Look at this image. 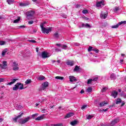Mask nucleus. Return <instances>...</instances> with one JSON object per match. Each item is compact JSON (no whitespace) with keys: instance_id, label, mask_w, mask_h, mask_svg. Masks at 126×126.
<instances>
[{"instance_id":"nucleus-44","label":"nucleus","mask_w":126,"mask_h":126,"mask_svg":"<svg viewBox=\"0 0 126 126\" xmlns=\"http://www.w3.org/2000/svg\"><path fill=\"white\" fill-rule=\"evenodd\" d=\"M93 47L92 46H90L88 49V52H91V51H93Z\"/></svg>"},{"instance_id":"nucleus-36","label":"nucleus","mask_w":126,"mask_h":126,"mask_svg":"<svg viewBox=\"0 0 126 126\" xmlns=\"http://www.w3.org/2000/svg\"><path fill=\"white\" fill-rule=\"evenodd\" d=\"M93 81V79H90L88 80L87 84H91Z\"/></svg>"},{"instance_id":"nucleus-61","label":"nucleus","mask_w":126,"mask_h":126,"mask_svg":"<svg viewBox=\"0 0 126 126\" xmlns=\"http://www.w3.org/2000/svg\"><path fill=\"white\" fill-rule=\"evenodd\" d=\"M2 121H3V119L2 118H0V123H1V122H2Z\"/></svg>"},{"instance_id":"nucleus-33","label":"nucleus","mask_w":126,"mask_h":126,"mask_svg":"<svg viewBox=\"0 0 126 126\" xmlns=\"http://www.w3.org/2000/svg\"><path fill=\"white\" fill-rule=\"evenodd\" d=\"M19 69V67H18V66H15L13 67V70H18Z\"/></svg>"},{"instance_id":"nucleus-20","label":"nucleus","mask_w":126,"mask_h":126,"mask_svg":"<svg viewBox=\"0 0 126 126\" xmlns=\"http://www.w3.org/2000/svg\"><path fill=\"white\" fill-rule=\"evenodd\" d=\"M74 115L73 113H69L65 116V119H67V118H70V117H72Z\"/></svg>"},{"instance_id":"nucleus-7","label":"nucleus","mask_w":126,"mask_h":126,"mask_svg":"<svg viewBox=\"0 0 126 126\" xmlns=\"http://www.w3.org/2000/svg\"><path fill=\"white\" fill-rule=\"evenodd\" d=\"M41 57L43 59H46V58L51 57V54L46 52H43L41 54Z\"/></svg>"},{"instance_id":"nucleus-21","label":"nucleus","mask_w":126,"mask_h":126,"mask_svg":"<svg viewBox=\"0 0 126 126\" xmlns=\"http://www.w3.org/2000/svg\"><path fill=\"white\" fill-rule=\"evenodd\" d=\"M108 103L106 102V101H104L99 103L100 107H104V105H106Z\"/></svg>"},{"instance_id":"nucleus-42","label":"nucleus","mask_w":126,"mask_h":126,"mask_svg":"<svg viewBox=\"0 0 126 126\" xmlns=\"http://www.w3.org/2000/svg\"><path fill=\"white\" fill-rule=\"evenodd\" d=\"M94 117V116H92L91 115H88V116L87 117V120H91V119H92V118Z\"/></svg>"},{"instance_id":"nucleus-37","label":"nucleus","mask_w":126,"mask_h":126,"mask_svg":"<svg viewBox=\"0 0 126 126\" xmlns=\"http://www.w3.org/2000/svg\"><path fill=\"white\" fill-rule=\"evenodd\" d=\"M20 6H26V5H28V4L26 3H20Z\"/></svg>"},{"instance_id":"nucleus-16","label":"nucleus","mask_w":126,"mask_h":126,"mask_svg":"<svg viewBox=\"0 0 126 126\" xmlns=\"http://www.w3.org/2000/svg\"><path fill=\"white\" fill-rule=\"evenodd\" d=\"M11 82L8 83V85H12V84H13V83H15V82L17 81V80H18V79H12Z\"/></svg>"},{"instance_id":"nucleus-12","label":"nucleus","mask_w":126,"mask_h":126,"mask_svg":"<svg viewBox=\"0 0 126 126\" xmlns=\"http://www.w3.org/2000/svg\"><path fill=\"white\" fill-rule=\"evenodd\" d=\"M53 36L55 39H59V38H60V36H61V34H60L59 32H56L53 34Z\"/></svg>"},{"instance_id":"nucleus-5","label":"nucleus","mask_w":126,"mask_h":126,"mask_svg":"<svg viewBox=\"0 0 126 126\" xmlns=\"http://www.w3.org/2000/svg\"><path fill=\"white\" fill-rule=\"evenodd\" d=\"M21 56L24 57V58H28V57H30V51H26L24 52L23 51L21 52Z\"/></svg>"},{"instance_id":"nucleus-46","label":"nucleus","mask_w":126,"mask_h":126,"mask_svg":"<svg viewBox=\"0 0 126 126\" xmlns=\"http://www.w3.org/2000/svg\"><path fill=\"white\" fill-rule=\"evenodd\" d=\"M5 44V41H0V45H2Z\"/></svg>"},{"instance_id":"nucleus-35","label":"nucleus","mask_w":126,"mask_h":126,"mask_svg":"<svg viewBox=\"0 0 126 126\" xmlns=\"http://www.w3.org/2000/svg\"><path fill=\"white\" fill-rule=\"evenodd\" d=\"M78 70H79V66L76 65L74 69V71H78Z\"/></svg>"},{"instance_id":"nucleus-62","label":"nucleus","mask_w":126,"mask_h":126,"mask_svg":"<svg viewBox=\"0 0 126 126\" xmlns=\"http://www.w3.org/2000/svg\"><path fill=\"white\" fill-rule=\"evenodd\" d=\"M36 51L37 53H38V52L39 51V48H36Z\"/></svg>"},{"instance_id":"nucleus-24","label":"nucleus","mask_w":126,"mask_h":126,"mask_svg":"<svg viewBox=\"0 0 126 126\" xmlns=\"http://www.w3.org/2000/svg\"><path fill=\"white\" fill-rule=\"evenodd\" d=\"M38 80H44L45 79V76H40L37 77Z\"/></svg>"},{"instance_id":"nucleus-4","label":"nucleus","mask_w":126,"mask_h":126,"mask_svg":"<svg viewBox=\"0 0 126 126\" xmlns=\"http://www.w3.org/2000/svg\"><path fill=\"white\" fill-rule=\"evenodd\" d=\"M96 7H102L105 5V1L104 0H96Z\"/></svg>"},{"instance_id":"nucleus-30","label":"nucleus","mask_w":126,"mask_h":126,"mask_svg":"<svg viewBox=\"0 0 126 126\" xmlns=\"http://www.w3.org/2000/svg\"><path fill=\"white\" fill-rule=\"evenodd\" d=\"M61 48L63 49L64 50H66V49H67V46H66V45H62V46H61Z\"/></svg>"},{"instance_id":"nucleus-47","label":"nucleus","mask_w":126,"mask_h":126,"mask_svg":"<svg viewBox=\"0 0 126 126\" xmlns=\"http://www.w3.org/2000/svg\"><path fill=\"white\" fill-rule=\"evenodd\" d=\"M93 51H94V52H95V53H96V54H98V53H99V50L98 49H93Z\"/></svg>"},{"instance_id":"nucleus-11","label":"nucleus","mask_w":126,"mask_h":126,"mask_svg":"<svg viewBox=\"0 0 126 126\" xmlns=\"http://www.w3.org/2000/svg\"><path fill=\"white\" fill-rule=\"evenodd\" d=\"M20 83H17L16 85H15L14 87H13V90L14 91H17L19 89V85H20Z\"/></svg>"},{"instance_id":"nucleus-10","label":"nucleus","mask_w":126,"mask_h":126,"mask_svg":"<svg viewBox=\"0 0 126 126\" xmlns=\"http://www.w3.org/2000/svg\"><path fill=\"white\" fill-rule=\"evenodd\" d=\"M119 122H120V119H119V118H116L111 122L110 126H115V125H116V124H118Z\"/></svg>"},{"instance_id":"nucleus-14","label":"nucleus","mask_w":126,"mask_h":126,"mask_svg":"<svg viewBox=\"0 0 126 126\" xmlns=\"http://www.w3.org/2000/svg\"><path fill=\"white\" fill-rule=\"evenodd\" d=\"M111 96L114 97V98H117V96H118V92L116 91H113L111 93Z\"/></svg>"},{"instance_id":"nucleus-56","label":"nucleus","mask_w":126,"mask_h":126,"mask_svg":"<svg viewBox=\"0 0 126 126\" xmlns=\"http://www.w3.org/2000/svg\"><path fill=\"white\" fill-rule=\"evenodd\" d=\"M126 104V102L125 101H123L122 104H121V107H123Z\"/></svg>"},{"instance_id":"nucleus-18","label":"nucleus","mask_w":126,"mask_h":126,"mask_svg":"<svg viewBox=\"0 0 126 126\" xmlns=\"http://www.w3.org/2000/svg\"><path fill=\"white\" fill-rule=\"evenodd\" d=\"M44 117H45V115H42L35 118V121H41V120H43L44 119Z\"/></svg>"},{"instance_id":"nucleus-13","label":"nucleus","mask_w":126,"mask_h":126,"mask_svg":"<svg viewBox=\"0 0 126 126\" xmlns=\"http://www.w3.org/2000/svg\"><path fill=\"white\" fill-rule=\"evenodd\" d=\"M23 115V113H20V115L17 116V117L13 118V121H14L15 123H16L17 122V119H19V118H21V117H22Z\"/></svg>"},{"instance_id":"nucleus-58","label":"nucleus","mask_w":126,"mask_h":126,"mask_svg":"<svg viewBox=\"0 0 126 126\" xmlns=\"http://www.w3.org/2000/svg\"><path fill=\"white\" fill-rule=\"evenodd\" d=\"M56 52H60V51H61V50H60V49H59V48H56Z\"/></svg>"},{"instance_id":"nucleus-50","label":"nucleus","mask_w":126,"mask_h":126,"mask_svg":"<svg viewBox=\"0 0 126 126\" xmlns=\"http://www.w3.org/2000/svg\"><path fill=\"white\" fill-rule=\"evenodd\" d=\"M86 107H87V105H83L81 108L82 110H84Z\"/></svg>"},{"instance_id":"nucleus-2","label":"nucleus","mask_w":126,"mask_h":126,"mask_svg":"<svg viewBox=\"0 0 126 126\" xmlns=\"http://www.w3.org/2000/svg\"><path fill=\"white\" fill-rule=\"evenodd\" d=\"M34 13H35V11L33 10L28 11L27 12V19H33V16L34 15Z\"/></svg>"},{"instance_id":"nucleus-28","label":"nucleus","mask_w":126,"mask_h":126,"mask_svg":"<svg viewBox=\"0 0 126 126\" xmlns=\"http://www.w3.org/2000/svg\"><path fill=\"white\" fill-rule=\"evenodd\" d=\"M7 2L8 4H12L14 2V0H7Z\"/></svg>"},{"instance_id":"nucleus-54","label":"nucleus","mask_w":126,"mask_h":126,"mask_svg":"<svg viewBox=\"0 0 126 126\" xmlns=\"http://www.w3.org/2000/svg\"><path fill=\"white\" fill-rule=\"evenodd\" d=\"M3 81H4V79L3 78H0V83L3 82Z\"/></svg>"},{"instance_id":"nucleus-3","label":"nucleus","mask_w":126,"mask_h":126,"mask_svg":"<svg viewBox=\"0 0 126 126\" xmlns=\"http://www.w3.org/2000/svg\"><path fill=\"white\" fill-rule=\"evenodd\" d=\"M31 119V117H28L26 118H25L24 119H20V120L19 121V124H20V125H25V124H26V123H28V122H29V121H30V119Z\"/></svg>"},{"instance_id":"nucleus-8","label":"nucleus","mask_w":126,"mask_h":126,"mask_svg":"<svg viewBox=\"0 0 126 126\" xmlns=\"http://www.w3.org/2000/svg\"><path fill=\"white\" fill-rule=\"evenodd\" d=\"M122 24H126V21H121V22H119L117 25L112 26L111 27V28H118L119 26H120V25H122Z\"/></svg>"},{"instance_id":"nucleus-49","label":"nucleus","mask_w":126,"mask_h":126,"mask_svg":"<svg viewBox=\"0 0 126 126\" xmlns=\"http://www.w3.org/2000/svg\"><path fill=\"white\" fill-rule=\"evenodd\" d=\"M29 42H31V43H36L37 42L34 40H28Z\"/></svg>"},{"instance_id":"nucleus-15","label":"nucleus","mask_w":126,"mask_h":126,"mask_svg":"<svg viewBox=\"0 0 126 126\" xmlns=\"http://www.w3.org/2000/svg\"><path fill=\"white\" fill-rule=\"evenodd\" d=\"M69 79L70 82H73V81H76L77 80L75 79V77L73 76H69Z\"/></svg>"},{"instance_id":"nucleus-43","label":"nucleus","mask_w":126,"mask_h":126,"mask_svg":"<svg viewBox=\"0 0 126 126\" xmlns=\"http://www.w3.org/2000/svg\"><path fill=\"white\" fill-rule=\"evenodd\" d=\"M82 13H84V14H87V13H88V10L84 9L82 11Z\"/></svg>"},{"instance_id":"nucleus-23","label":"nucleus","mask_w":126,"mask_h":126,"mask_svg":"<svg viewBox=\"0 0 126 126\" xmlns=\"http://www.w3.org/2000/svg\"><path fill=\"white\" fill-rule=\"evenodd\" d=\"M24 85H23V84H21V83H20V85H19V89H20V90H22V89H24Z\"/></svg>"},{"instance_id":"nucleus-40","label":"nucleus","mask_w":126,"mask_h":126,"mask_svg":"<svg viewBox=\"0 0 126 126\" xmlns=\"http://www.w3.org/2000/svg\"><path fill=\"white\" fill-rule=\"evenodd\" d=\"M20 21V18H19L15 20H14V23H18V22Z\"/></svg>"},{"instance_id":"nucleus-52","label":"nucleus","mask_w":126,"mask_h":126,"mask_svg":"<svg viewBox=\"0 0 126 126\" xmlns=\"http://www.w3.org/2000/svg\"><path fill=\"white\" fill-rule=\"evenodd\" d=\"M90 26L89 24H86V28H90Z\"/></svg>"},{"instance_id":"nucleus-31","label":"nucleus","mask_w":126,"mask_h":126,"mask_svg":"<svg viewBox=\"0 0 126 126\" xmlns=\"http://www.w3.org/2000/svg\"><path fill=\"white\" fill-rule=\"evenodd\" d=\"M32 82V81L31 79L27 80L25 82L26 84H30V83H31Z\"/></svg>"},{"instance_id":"nucleus-6","label":"nucleus","mask_w":126,"mask_h":126,"mask_svg":"<svg viewBox=\"0 0 126 126\" xmlns=\"http://www.w3.org/2000/svg\"><path fill=\"white\" fill-rule=\"evenodd\" d=\"M7 67V62L6 61H2V64H0V68L1 69H5Z\"/></svg>"},{"instance_id":"nucleus-55","label":"nucleus","mask_w":126,"mask_h":126,"mask_svg":"<svg viewBox=\"0 0 126 126\" xmlns=\"http://www.w3.org/2000/svg\"><path fill=\"white\" fill-rule=\"evenodd\" d=\"M97 79H98V78H94L93 79V81H97Z\"/></svg>"},{"instance_id":"nucleus-34","label":"nucleus","mask_w":126,"mask_h":126,"mask_svg":"<svg viewBox=\"0 0 126 126\" xmlns=\"http://www.w3.org/2000/svg\"><path fill=\"white\" fill-rule=\"evenodd\" d=\"M12 66L13 67L18 66V64H17V63L16 62H13Z\"/></svg>"},{"instance_id":"nucleus-60","label":"nucleus","mask_w":126,"mask_h":126,"mask_svg":"<svg viewBox=\"0 0 126 126\" xmlns=\"http://www.w3.org/2000/svg\"><path fill=\"white\" fill-rule=\"evenodd\" d=\"M83 93H84V91L81 90V92H80V94H83Z\"/></svg>"},{"instance_id":"nucleus-1","label":"nucleus","mask_w":126,"mask_h":126,"mask_svg":"<svg viewBox=\"0 0 126 126\" xmlns=\"http://www.w3.org/2000/svg\"><path fill=\"white\" fill-rule=\"evenodd\" d=\"M44 24H46V23H43L40 24V27L41 28V31L42 33H46V34H49L50 32L52 31V28H48V29L44 27Z\"/></svg>"},{"instance_id":"nucleus-41","label":"nucleus","mask_w":126,"mask_h":126,"mask_svg":"<svg viewBox=\"0 0 126 126\" xmlns=\"http://www.w3.org/2000/svg\"><path fill=\"white\" fill-rule=\"evenodd\" d=\"M107 90H108V88L104 87V88H102V89L101 90V92H105V91H107Z\"/></svg>"},{"instance_id":"nucleus-27","label":"nucleus","mask_w":126,"mask_h":126,"mask_svg":"<svg viewBox=\"0 0 126 126\" xmlns=\"http://www.w3.org/2000/svg\"><path fill=\"white\" fill-rule=\"evenodd\" d=\"M77 124V121H74L70 123L71 126H75V125Z\"/></svg>"},{"instance_id":"nucleus-32","label":"nucleus","mask_w":126,"mask_h":126,"mask_svg":"<svg viewBox=\"0 0 126 126\" xmlns=\"http://www.w3.org/2000/svg\"><path fill=\"white\" fill-rule=\"evenodd\" d=\"M110 78H111L112 79H115V78H116V75H115V74L112 73L110 75Z\"/></svg>"},{"instance_id":"nucleus-64","label":"nucleus","mask_w":126,"mask_h":126,"mask_svg":"<svg viewBox=\"0 0 126 126\" xmlns=\"http://www.w3.org/2000/svg\"><path fill=\"white\" fill-rule=\"evenodd\" d=\"M57 63H61V60H58L56 61Z\"/></svg>"},{"instance_id":"nucleus-63","label":"nucleus","mask_w":126,"mask_h":126,"mask_svg":"<svg viewBox=\"0 0 126 126\" xmlns=\"http://www.w3.org/2000/svg\"><path fill=\"white\" fill-rule=\"evenodd\" d=\"M74 45H75V46H79V43H74Z\"/></svg>"},{"instance_id":"nucleus-39","label":"nucleus","mask_w":126,"mask_h":126,"mask_svg":"<svg viewBox=\"0 0 126 126\" xmlns=\"http://www.w3.org/2000/svg\"><path fill=\"white\" fill-rule=\"evenodd\" d=\"M39 114L38 113H35L32 115V119H35V117H37Z\"/></svg>"},{"instance_id":"nucleus-59","label":"nucleus","mask_w":126,"mask_h":126,"mask_svg":"<svg viewBox=\"0 0 126 126\" xmlns=\"http://www.w3.org/2000/svg\"><path fill=\"white\" fill-rule=\"evenodd\" d=\"M56 46H58V47H61V46H62L61 44H56Z\"/></svg>"},{"instance_id":"nucleus-26","label":"nucleus","mask_w":126,"mask_h":126,"mask_svg":"<svg viewBox=\"0 0 126 126\" xmlns=\"http://www.w3.org/2000/svg\"><path fill=\"white\" fill-rule=\"evenodd\" d=\"M51 126H63V123L52 124L51 125Z\"/></svg>"},{"instance_id":"nucleus-29","label":"nucleus","mask_w":126,"mask_h":126,"mask_svg":"<svg viewBox=\"0 0 126 126\" xmlns=\"http://www.w3.org/2000/svg\"><path fill=\"white\" fill-rule=\"evenodd\" d=\"M63 77L61 76H56L55 77V79H59L60 80H63Z\"/></svg>"},{"instance_id":"nucleus-45","label":"nucleus","mask_w":126,"mask_h":126,"mask_svg":"<svg viewBox=\"0 0 126 126\" xmlns=\"http://www.w3.org/2000/svg\"><path fill=\"white\" fill-rule=\"evenodd\" d=\"M119 7H115V8L113 10L114 12H117V11H119Z\"/></svg>"},{"instance_id":"nucleus-22","label":"nucleus","mask_w":126,"mask_h":126,"mask_svg":"<svg viewBox=\"0 0 126 126\" xmlns=\"http://www.w3.org/2000/svg\"><path fill=\"white\" fill-rule=\"evenodd\" d=\"M107 14H103L100 15V17L102 19H106V17H107Z\"/></svg>"},{"instance_id":"nucleus-38","label":"nucleus","mask_w":126,"mask_h":126,"mask_svg":"<svg viewBox=\"0 0 126 126\" xmlns=\"http://www.w3.org/2000/svg\"><path fill=\"white\" fill-rule=\"evenodd\" d=\"M6 52H7V51L6 50V49H4L2 52V56H5V54H6Z\"/></svg>"},{"instance_id":"nucleus-17","label":"nucleus","mask_w":126,"mask_h":126,"mask_svg":"<svg viewBox=\"0 0 126 126\" xmlns=\"http://www.w3.org/2000/svg\"><path fill=\"white\" fill-rule=\"evenodd\" d=\"M67 65H70V66H72L73 64H74V62L73 61H68L66 62Z\"/></svg>"},{"instance_id":"nucleus-48","label":"nucleus","mask_w":126,"mask_h":126,"mask_svg":"<svg viewBox=\"0 0 126 126\" xmlns=\"http://www.w3.org/2000/svg\"><path fill=\"white\" fill-rule=\"evenodd\" d=\"M40 111L43 113H46V109H41Z\"/></svg>"},{"instance_id":"nucleus-9","label":"nucleus","mask_w":126,"mask_h":126,"mask_svg":"<svg viewBox=\"0 0 126 126\" xmlns=\"http://www.w3.org/2000/svg\"><path fill=\"white\" fill-rule=\"evenodd\" d=\"M49 86V83L48 82H45L42 83L41 90H45L47 87Z\"/></svg>"},{"instance_id":"nucleus-53","label":"nucleus","mask_w":126,"mask_h":126,"mask_svg":"<svg viewBox=\"0 0 126 126\" xmlns=\"http://www.w3.org/2000/svg\"><path fill=\"white\" fill-rule=\"evenodd\" d=\"M34 23V21H30L29 22V24H33Z\"/></svg>"},{"instance_id":"nucleus-25","label":"nucleus","mask_w":126,"mask_h":126,"mask_svg":"<svg viewBox=\"0 0 126 126\" xmlns=\"http://www.w3.org/2000/svg\"><path fill=\"white\" fill-rule=\"evenodd\" d=\"M116 104H120L122 103V99L121 98H117L116 99Z\"/></svg>"},{"instance_id":"nucleus-19","label":"nucleus","mask_w":126,"mask_h":126,"mask_svg":"<svg viewBox=\"0 0 126 126\" xmlns=\"http://www.w3.org/2000/svg\"><path fill=\"white\" fill-rule=\"evenodd\" d=\"M93 90V88L91 87H90L87 89L86 91V92H88V93H91Z\"/></svg>"},{"instance_id":"nucleus-51","label":"nucleus","mask_w":126,"mask_h":126,"mask_svg":"<svg viewBox=\"0 0 126 126\" xmlns=\"http://www.w3.org/2000/svg\"><path fill=\"white\" fill-rule=\"evenodd\" d=\"M81 27L86 28V24H82V26Z\"/></svg>"},{"instance_id":"nucleus-57","label":"nucleus","mask_w":126,"mask_h":126,"mask_svg":"<svg viewBox=\"0 0 126 126\" xmlns=\"http://www.w3.org/2000/svg\"><path fill=\"white\" fill-rule=\"evenodd\" d=\"M109 110V108H106L105 109H103L102 111H104V112H107Z\"/></svg>"}]
</instances>
